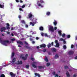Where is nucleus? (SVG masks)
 I'll list each match as a JSON object with an SVG mask.
<instances>
[{"label":"nucleus","instance_id":"nucleus-40","mask_svg":"<svg viewBox=\"0 0 77 77\" xmlns=\"http://www.w3.org/2000/svg\"><path fill=\"white\" fill-rule=\"evenodd\" d=\"M67 38H69L70 37H71V36L70 35H68L67 36Z\"/></svg>","mask_w":77,"mask_h":77},{"label":"nucleus","instance_id":"nucleus-61","mask_svg":"<svg viewBox=\"0 0 77 77\" xmlns=\"http://www.w3.org/2000/svg\"><path fill=\"white\" fill-rule=\"evenodd\" d=\"M16 2H17V3H18L19 2V1L18 0H16Z\"/></svg>","mask_w":77,"mask_h":77},{"label":"nucleus","instance_id":"nucleus-15","mask_svg":"<svg viewBox=\"0 0 77 77\" xmlns=\"http://www.w3.org/2000/svg\"><path fill=\"white\" fill-rule=\"evenodd\" d=\"M35 76H38V77H40L41 75H39V74L37 73H35Z\"/></svg>","mask_w":77,"mask_h":77},{"label":"nucleus","instance_id":"nucleus-11","mask_svg":"<svg viewBox=\"0 0 77 77\" xmlns=\"http://www.w3.org/2000/svg\"><path fill=\"white\" fill-rule=\"evenodd\" d=\"M74 54V51H70L69 52V54L71 55Z\"/></svg>","mask_w":77,"mask_h":77},{"label":"nucleus","instance_id":"nucleus-3","mask_svg":"<svg viewBox=\"0 0 77 77\" xmlns=\"http://www.w3.org/2000/svg\"><path fill=\"white\" fill-rule=\"evenodd\" d=\"M37 5L38 6H39V7L41 6V8H43V7H44L43 5H42L40 3H39V2L38 1H37Z\"/></svg>","mask_w":77,"mask_h":77},{"label":"nucleus","instance_id":"nucleus-33","mask_svg":"<svg viewBox=\"0 0 77 77\" xmlns=\"http://www.w3.org/2000/svg\"><path fill=\"white\" fill-rule=\"evenodd\" d=\"M0 77H5V75L3 74H2L1 75Z\"/></svg>","mask_w":77,"mask_h":77},{"label":"nucleus","instance_id":"nucleus-21","mask_svg":"<svg viewBox=\"0 0 77 77\" xmlns=\"http://www.w3.org/2000/svg\"><path fill=\"white\" fill-rule=\"evenodd\" d=\"M54 22H53V24L54 26H56L57 25V21L55 20H54Z\"/></svg>","mask_w":77,"mask_h":77},{"label":"nucleus","instance_id":"nucleus-34","mask_svg":"<svg viewBox=\"0 0 77 77\" xmlns=\"http://www.w3.org/2000/svg\"><path fill=\"white\" fill-rule=\"evenodd\" d=\"M47 66H50V63H47Z\"/></svg>","mask_w":77,"mask_h":77},{"label":"nucleus","instance_id":"nucleus-48","mask_svg":"<svg viewBox=\"0 0 77 77\" xmlns=\"http://www.w3.org/2000/svg\"><path fill=\"white\" fill-rule=\"evenodd\" d=\"M6 25L7 26H10V25H9V24L8 23H7Z\"/></svg>","mask_w":77,"mask_h":77},{"label":"nucleus","instance_id":"nucleus-16","mask_svg":"<svg viewBox=\"0 0 77 77\" xmlns=\"http://www.w3.org/2000/svg\"><path fill=\"white\" fill-rule=\"evenodd\" d=\"M0 8L2 9H4V8H5V6H4V3H3V5H2L0 4Z\"/></svg>","mask_w":77,"mask_h":77},{"label":"nucleus","instance_id":"nucleus-5","mask_svg":"<svg viewBox=\"0 0 77 77\" xmlns=\"http://www.w3.org/2000/svg\"><path fill=\"white\" fill-rule=\"evenodd\" d=\"M45 47H46V45L45 44H43L42 45H40V48H45Z\"/></svg>","mask_w":77,"mask_h":77},{"label":"nucleus","instance_id":"nucleus-53","mask_svg":"<svg viewBox=\"0 0 77 77\" xmlns=\"http://www.w3.org/2000/svg\"><path fill=\"white\" fill-rule=\"evenodd\" d=\"M46 51V49H43V52L44 53Z\"/></svg>","mask_w":77,"mask_h":77},{"label":"nucleus","instance_id":"nucleus-45","mask_svg":"<svg viewBox=\"0 0 77 77\" xmlns=\"http://www.w3.org/2000/svg\"><path fill=\"white\" fill-rule=\"evenodd\" d=\"M15 38H12L11 39V41H15Z\"/></svg>","mask_w":77,"mask_h":77},{"label":"nucleus","instance_id":"nucleus-49","mask_svg":"<svg viewBox=\"0 0 77 77\" xmlns=\"http://www.w3.org/2000/svg\"><path fill=\"white\" fill-rule=\"evenodd\" d=\"M3 29H2V28L1 29V32H3Z\"/></svg>","mask_w":77,"mask_h":77},{"label":"nucleus","instance_id":"nucleus-19","mask_svg":"<svg viewBox=\"0 0 77 77\" xmlns=\"http://www.w3.org/2000/svg\"><path fill=\"white\" fill-rule=\"evenodd\" d=\"M55 47H57L58 48L59 47V43L56 44V45H55Z\"/></svg>","mask_w":77,"mask_h":77},{"label":"nucleus","instance_id":"nucleus-6","mask_svg":"<svg viewBox=\"0 0 77 77\" xmlns=\"http://www.w3.org/2000/svg\"><path fill=\"white\" fill-rule=\"evenodd\" d=\"M10 74L11 76V77H15L16 75L15 74H14L12 72H10Z\"/></svg>","mask_w":77,"mask_h":77},{"label":"nucleus","instance_id":"nucleus-1","mask_svg":"<svg viewBox=\"0 0 77 77\" xmlns=\"http://www.w3.org/2000/svg\"><path fill=\"white\" fill-rule=\"evenodd\" d=\"M27 57H28V54H26L25 57H22V56H20V57H21L22 59H23L24 60H27Z\"/></svg>","mask_w":77,"mask_h":77},{"label":"nucleus","instance_id":"nucleus-46","mask_svg":"<svg viewBox=\"0 0 77 77\" xmlns=\"http://www.w3.org/2000/svg\"><path fill=\"white\" fill-rule=\"evenodd\" d=\"M45 36L46 37H48V35H47V34L45 33Z\"/></svg>","mask_w":77,"mask_h":77},{"label":"nucleus","instance_id":"nucleus-42","mask_svg":"<svg viewBox=\"0 0 77 77\" xmlns=\"http://www.w3.org/2000/svg\"><path fill=\"white\" fill-rule=\"evenodd\" d=\"M7 29H8V30H9L10 29V27H9V26H7L6 27Z\"/></svg>","mask_w":77,"mask_h":77},{"label":"nucleus","instance_id":"nucleus-62","mask_svg":"<svg viewBox=\"0 0 77 77\" xmlns=\"http://www.w3.org/2000/svg\"><path fill=\"white\" fill-rule=\"evenodd\" d=\"M25 26H26V28H27V27H28V25H26Z\"/></svg>","mask_w":77,"mask_h":77},{"label":"nucleus","instance_id":"nucleus-28","mask_svg":"<svg viewBox=\"0 0 77 77\" xmlns=\"http://www.w3.org/2000/svg\"><path fill=\"white\" fill-rule=\"evenodd\" d=\"M29 66H29V65H27L26 66V68H27V69H29Z\"/></svg>","mask_w":77,"mask_h":77},{"label":"nucleus","instance_id":"nucleus-44","mask_svg":"<svg viewBox=\"0 0 77 77\" xmlns=\"http://www.w3.org/2000/svg\"><path fill=\"white\" fill-rule=\"evenodd\" d=\"M71 48H74V45H72L71 46Z\"/></svg>","mask_w":77,"mask_h":77},{"label":"nucleus","instance_id":"nucleus-7","mask_svg":"<svg viewBox=\"0 0 77 77\" xmlns=\"http://www.w3.org/2000/svg\"><path fill=\"white\" fill-rule=\"evenodd\" d=\"M17 44H20V45H23V42L20 41H18L17 42Z\"/></svg>","mask_w":77,"mask_h":77},{"label":"nucleus","instance_id":"nucleus-51","mask_svg":"<svg viewBox=\"0 0 77 77\" xmlns=\"http://www.w3.org/2000/svg\"><path fill=\"white\" fill-rule=\"evenodd\" d=\"M77 77V75L75 74L73 75V77Z\"/></svg>","mask_w":77,"mask_h":77},{"label":"nucleus","instance_id":"nucleus-22","mask_svg":"<svg viewBox=\"0 0 77 77\" xmlns=\"http://www.w3.org/2000/svg\"><path fill=\"white\" fill-rule=\"evenodd\" d=\"M32 67H33V68H37V66H36L35 64H32Z\"/></svg>","mask_w":77,"mask_h":77},{"label":"nucleus","instance_id":"nucleus-10","mask_svg":"<svg viewBox=\"0 0 77 77\" xmlns=\"http://www.w3.org/2000/svg\"><path fill=\"white\" fill-rule=\"evenodd\" d=\"M17 63L18 65H21L23 64V62L22 61H18L17 62Z\"/></svg>","mask_w":77,"mask_h":77},{"label":"nucleus","instance_id":"nucleus-59","mask_svg":"<svg viewBox=\"0 0 77 77\" xmlns=\"http://www.w3.org/2000/svg\"><path fill=\"white\" fill-rule=\"evenodd\" d=\"M54 30H56V29H57V27L56 26H55L54 27Z\"/></svg>","mask_w":77,"mask_h":77},{"label":"nucleus","instance_id":"nucleus-55","mask_svg":"<svg viewBox=\"0 0 77 77\" xmlns=\"http://www.w3.org/2000/svg\"><path fill=\"white\" fill-rule=\"evenodd\" d=\"M19 11H23V10H22V8H20L19 9Z\"/></svg>","mask_w":77,"mask_h":77},{"label":"nucleus","instance_id":"nucleus-32","mask_svg":"<svg viewBox=\"0 0 77 77\" xmlns=\"http://www.w3.org/2000/svg\"><path fill=\"white\" fill-rule=\"evenodd\" d=\"M14 56H15V53L14 52H13L11 56L12 57H13Z\"/></svg>","mask_w":77,"mask_h":77},{"label":"nucleus","instance_id":"nucleus-35","mask_svg":"<svg viewBox=\"0 0 77 77\" xmlns=\"http://www.w3.org/2000/svg\"><path fill=\"white\" fill-rule=\"evenodd\" d=\"M63 48H64V49H66V45H64Z\"/></svg>","mask_w":77,"mask_h":77},{"label":"nucleus","instance_id":"nucleus-43","mask_svg":"<svg viewBox=\"0 0 77 77\" xmlns=\"http://www.w3.org/2000/svg\"><path fill=\"white\" fill-rule=\"evenodd\" d=\"M52 74H53V75H55L56 74V72H54L52 73Z\"/></svg>","mask_w":77,"mask_h":77},{"label":"nucleus","instance_id":"nucleus-36","mask_svg":"<svg viewBox=\"0 0 77 77\" xmlns=\"http://www.w3.org/2000/svg\"><path fill=\"white\" fill-rule=\"evenodd\" d=\"M31 60H32V61H34L35 60V59L33 57L31 58Z\"/></svg>","mask_w":77,"mask_h":77},{"label":"nucleus","instance_id":"nucleus-30","mask_svg":"<svg viewBox=\"0 0 77 77\" xmlns=\"http://www.w3.org/2000/svg\"><path fill=\"white\" fill-rule=\"evenodd\" d=\"M45 60L46 62H48V59H47V58L46 57L45 58Z\"/></svg>","mask_w":77,"mask_h":77},{"label":"nucleus","instance_id":"nucleus-31","mask_svg":"<svg viewBox=\"0 0 77 77\" xmlns=\"http://www.w3.org/2000/svg\"><path fill=\"white\" fill-rule=\"evenodd\" d=\"M40 2L41 3H44V2L42 0H40Z\"/></svg>","mask_w":77,"mask_h":77},{"label":"nucleus","instance_id":"nucleus-29","mask_svg":"<svg viewBox=\"0 0 77 77\" xmlns=\"http://www.w3.org/2000/svg\"><path fill=\"white\" fill-rule=\"evenodd\" d=\"M64 68L65 69H68V66H64Z\"/></svg>","mask_w":77,"mask_h":77},{"label":"nucleus","instance_id":"nucleus-63","mask_svg":"<svg viewBox=\"0 0 77 77\" xmlns=\"http://www.w3.org/2000/svg\"><path fill=\"white\" fill-rule=\"evenodd\" d=\"M75 59H77V56L75 57Z\"/></svg>","mask_w":77,"mask_h":77},{"label":"nucleus","instance_id":"nucleus-27","mask_svg":"<svg viewBox=\"0 0 77 77\" xmlns=\"http://www.w3.org/2000/svg\"><path fill=\"white\" fill-rule=\"evenodd\" d=\"M47 46L48 48H50V47H51V43H49V44Z\"/></svg>","mask_w":77,"mask_h":77},{"label":"nucleus","instance_id":"nucleus-14","mask_svg":"<svg viewBox=\"0 0 77 77\" xmlns=\"http://www.w3.org/2000/svg\"><path fill=\"white\" fill-rule=\"evenodd\" d=\"M51 50H52L53 51H54V52H56V51H57L56 49L54 48H52L51 49Z\"/></svg>","mask_w":77,"mask_h":77},{"label":"nucleus","instance_id":"nucleus-13","mask_svg":"<svg viewBox=\"0 0 77 77\" xmlns=\"http://www.w3.org/2000/svg\"><path fill=\"white\" fill-rule=\"evenodd\" d=\"M39 30L41 31H43L44 30V28L42 26H40L39 28Z\"/></svg>","mask_w":77,"mask_h":77},{"label":"nucleus","instance_id":"nucleus-23","mask_svg":"<svg viewBox=\"0 0 77 77\" xmlns=\"http://www.w3.org/2000/svg\"><path fill=\"white\" fill-rule=\"evenodd\" d=\"M58 57H59V56L57 54L55 55L54 59H56L57 58H58Z\"/></svg>","mask_w":77,"mask_h":77},{"label":"nucleus","instance_id":"nucleus-26","mask_svg":"<svg viewBox=\"0 0 77 77\" xmlns=\"http://www.w3.org/2000/svg\"><path fill=\"white\" fill-rule=\"evenodd\" d=\"M21 23H23V24H26V22H25V21L24 20H22Z\"/></svg>","mask_w":77,"mask_h":77},{"label":"nucleus","instance_id":"nucleus-8","mask_svg":"<svg viewBox=\"0 0 77 77\" xmlns=\"http://www.w3.org/2000/svg\"><path fill=\"white\" fill-rule=\"evenodd\" d=\"M38 67L39 69H44V68H45V66H38Z\"/></svg>","mask_w":77,"mask_h":77},{"label":"nucleus","instance_id":"nucleus-20","mask_svg":"<svg viewBox=\"0 0 77 77\" xmlns=\"http://www.w3.org/2000/svg\"><path fill=\"white\" fill-rule=\"evenodd\" d=\"M66 75H67V77H70V75H69V72H67L66 73Z\"/></svg>","mask_w":77,"mask_h":77},{"label":"nucleus","instance_id":"nucleus-38","mask_svg":"<svg viewBox=\"0 0 77 77\" xmlns=\"http://www.w3.org/2000/svg\"><path fill=\"white\" fill-rule=\"evenodd\" d=\"M55 43L56 44L58 43V41H57V40H56L55 41Z\"/></svg>","mask_w":77,"mask_h":77},{"label":"nucleus","instance_id":"nucleus-52","mask_svg":"<svg viewBox=\"0 0 77 77\" xmlns=\"http://www.w3.org/2000/svg\"><path fill=\"white\" fill-rule=\"evenodd\" d=\"M24 43H25V44H26V45H28V43H27L26 42H25Z\"/></svg>","mask_w":77,"mask_h":77},{"label":"nucleus","instance_id":"nucleus-47","mask_svg":"<svg viewBox=\"0 0 77 77\" xmlns=\"http://www.w3.org/2000/svg\"><path fill=\"white\" fill-rule=\"evenodd\" d=\"M36 63H37L36 62L34 61V62H33L32 64H36Z\"/></svg>","mask_w":77,"mask_h":77},{"label":"nucleus","instance_id":"nucleus-57","mask_svg":"<svg viewBox=\"0 0 77 77\" xmlns=\"http://www.w3.org/2000/svg\"><path fill=\"white\" fill-rule=\"evenodd\" d=\"M29 39H30V41H33V39H32L31 38H30Z\"/></svg>","mask_w":77,"mask_h":77},{"label":"nucleus","instance_id":"nucleus-12","mask_svg":"<svg viewBox=\"0 0 77 77\" xmlns=\"http://www.w3.org/2000/svg\"><path fill=\"white\" fill-rule=\"evenodd\" d=\"M28 16L29 18H32V17L33 16V15L31 13H29V14Z\"/></svg>","mask_w":77,"mask_h":77},{"label":"nucleus","instance_id":"nucleus-64","mask_svg":"<svg viewBox=\"0 0 77 77\" xmlns=\"http://www.w3.org/2000/svg\"><path fill=\"white\" fill-rule=\"evenodd\" d=\"M18 17H19V18H21V16L20 15H19V16H18Z\"/></svg>","mask_w":77,"mask_h":77},{"label":"nucleus","instance_id":"nucleus-25","mask_svg":"<svg viewBox=\"0 0 77 77\" xmlns=\"http://www.w3.org/2000/svg\"><path fill=\"white\" fill-rule=\"evenodd\" d=\"M16 60V58H14L12 60V62L13 63H14L15 61Z\"/></svg>","mask_w":77,"mask_h":77},{"label":"nucleus","instance_id":"nucleus-56","mask_svg":"<svg viewBox=\"0 0 77 77\" xmlns=\"http://www.w3.org/2000/svg\"><path fill=\"white\" fill-rule=\"evenodd\" d=\"M19 2L21 3H23V1L22 0H20Z\"/></svg>","mask_w":77,"mask_h":77},{"label":"nucleus","instance_id":"nucleus-37","mask_svg":"<svg viewBox=\"0 0 77 77\" xmlns=\"http://www.w3.org/2000/svg\"><path fill=\"white\" fill-rule=\"evenodd\" d=\"M2 28V29L4 30H6V28L5 27H3Z\"/></svg>","mask_w":77,"mask_h":77},{"label":"nucleus","instance_id":"nucleus-18","mask_svg":"<svg viewBox=\"0 0 77 77\" xmlns=\"http://www.w3.org/2000/svg\"><path fill=\"white\" fill-rule=\"evenodd\" d=\"M29 23L30 25H32V26H35V22H30Z\"/></svg>","mask_w":77,"mask_h":77},{"label":"nucleus","instance_id":"nucleus-2","mask_svg":"<svg viewBox=\"0 0 77 77\" xmlns=\"http://www.w3.org/2000/svg\"><path fill=\"white\" fill-rule=\"evenodd\" d=\"M9 42L8 40H5L2 41V44L3 45H5L6 46V43H9Z\"/></svg>","mask_w":77,"mask_h":77},{"label":"nucleus","instance_id":"nucleus-9","mask_svg":"<svg viewBox=\"0 0 77 77\" xmlns=\"http://www.w3.org/2000/svg\"><path fill=\"white\" fill-rule=\"evenodd\" d=\"M24 47H25V48H27V49H30V48H30L29 45H25L24 46Z\"/></svg>","mask_w":77,"mask_h":77},{"label":"nucleus","instance_id":"nucleus-50","mask_svg":"<svg viewBox=\"0 0 77 77\" xmlns=\"http://www.w3.org/2000/svg\"><path fill=\"white\" fill-rule=\"evenodd\" d=\"M35 39L37 40H38V39H39V37H37L35 38Z\"/></svg>","mask_w":77,"mask_h":77},{"label":"nucleus","instance_id":"nucleus-60","mask_svg":"<svg viewBox=\"0 0 77 77\" xmlns=\"http://www.w3.org/2000/svg\"><path fill=\"white\" fill-rule=\"evenodd\" d=\"M54 44V43L53 42H52L51 43V45H52V46H53Z\"/></svg>","mask_w":77,"mask_h":77},{"label":"nucleus","instance_id":"nucleus-41","mask_svg":"<svg viewBox=\"0 0 77 77\" xmlns=\"http://www.w3.org/2000/svg\"><path fill=\"white\" fill-rule=\"evenodd\" d=\"M25 5H23L22 6V7H21V8H25Z\"/></svg>","mask_w":77,"mask_h":77},{"label":"nucleus","instance_id":"nucleus-39","mask_svg":"<svg viewBox=\"0 0 77 77\" xmlns=\"http://www.w3.org/2000/svg\"><path fill=\"white\" fill-rule=\"evenodd\" d=\"M62 37H64L65 36V34L63 33L62 34Z\"/></svg>","mask_w":77,"mask_h":77},{"label":"nucleus","instance_id":"nucleus-58","mask_svg":"<svg viewBox=\"0 0 77 77\" xmlns=\"http://www.w3.org/2000/svg\"><path fill=\"white\" fill-rule=\"evenodd\" d=\"M41 35H42V36H44V33H41Z\"/></svg>","mask_w":77,"mask_h":77},{"label":"nucleus","instance_id":"nucleus-4","mask_svg":"<svg viewBox=\"0 0 77 77\" xmlns=\"http://www.w3.org/2000/svg\"><path fill=\"white\" fill-rule=\"evenodd\" d=\"M49 30H50L51 32H53L54 31V28H53V27L52 26L50 27Z\"/></svg>","mask_w":77,"mask_h":77},{"label":"nucleus","instance_id":"nucleus-54","mask_svg":"<svg viewBox=\"0 0 77 77\" xmlns=\"http://www.w3.org/2000/svg\"><path fill=\"white\" fill-rule=\"evenodd\" d=\"M60 41H64V40H63V38H61L60 39Z\"/></svg>","mask_w":77,"mask_h":77},{"label":"nucleus","instance_id":"nucleus-17","mask_svg":"<svg viewBox=\"0 0 77 77\" xmlns=\"http://www.w3.org/2000/svg\"><path fill=\"white\" fill-rule=\"evenodd\" d=\"M58 33L59 34V36H62V31L61 30L58 31Z\"/></svg>","mask_w":77,"mask_h":77},{"label":"nucleus","instance_id":"nucleus-24","mask_svg":"<svg viewBox=\"0 0 77 77\" xmlns=\"http://www.w3.org/2000/svg\"><path fill=\"white\" fill-rule=\"evenodd\" d=\"M46 14L47 15H48V16H49L50 14V12H47Z\"/></svg>","mask_w":77,"mask_h":77}]
</instances>
